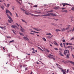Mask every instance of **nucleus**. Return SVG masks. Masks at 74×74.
<instances>
[{
	"mask_svg": "<svg viewBox=\"0 0 74 74\" xmlns=\"http://www.w3.org/2000/svg\"><path fill=\"white\" fill-rule=\"evenodd\" d=\"M21 10L23 11H25V10H24V9H23L22 8H21Z\"/></svg>",
	"mask_w": 74,
	"mask_h": 74,
	"instance_id": "52",
	"label": "nucleus"
},
{
	"mask_svg": "<svg viewBox=\"0 0 74 74\" xmlns=\"http://www.w3.org/2000/svg\"><path fill=\"white\" fill-rule=\"evenodd\" d=\"M62 60V62H63V63H65V61H64V60Z\"/></svg>",
	"mask_w": 74,
	"mask_h": 74,
	"instance_id": "42",
	"label": "nucleus"
},
{
	"mask_svg": "<svg viewBox=\"0 0 74 74\" xmlns=\"http://www.w3.org/2000/svg\"><path fill=\"white\" fill-rule=\"evenodd\" d=\"M16 25H17L18 26V27H19V25H18V23H16Z\"/></svg>",
	"mask_w": 74,
	"mask_h": 74,
	"instance_id": "58",
	"label": "nucleus"
},
{
	"mask_svg": "<svg viewBox=\"0 0 74 74\" xmlns=\"http://www.w3.org/2000/svg\"><path fill=\"white\" fill-rule=\"evenodd\" d=\"M21 30H25V29L22 27H21Z\"/></svg>",
	"mask_w": 74,
	"mask_h": 74,
	"instance_id": "56",
	"label": "nucleus"
},
{
	"mask_svg": "<svg viewBox=\"0 0 74 74\" xmlns=\"http://www.w3.org/2000/svg\"><path fill=\"white\" fill-rule=\"evenodd\" d=\"M56 66H60V65H59V64H58V63L56 64Z\"/></svg>",
	"mask_w": 74,
	"mask_h": 74,
	"instance_id": "40",
	"label": "nucleus"
},
{
	"mask_svg": "<svg viewBox=\"0 0 74 74\" xmlns=\"http://www.w3.org/2000/svg\"><path fill=\"white\" fill-rule=\"evenodd\" d=\"M49 58H53V55L51 54H49V56H48Z\"/></svg>",
	"mask_w": 74,
	"mask_h": 74,
	"instance_id": "9",
	"label": "nucleus"
},
{
	"mask_svg": "<svg viewBox=\"0 0 74 74\" xmlns=\"http://www.w3.org/2000/svg\"><path fill=\"white\" fill-rule=\"evenodd\" d=\"M62 41H63V42H65V40L63 39V40H62Z\"/></svg>",
	"mask_w": 74,
	"mask_h": 74,
	"instance_id": "61",
	"label": "nucleus"
},
{
	"mask_svg": "<svg viewBox=\"0 0 74 74\" xmlns=\"http://www.w3.org/2000/svg\"><path fill=\"white\" fill-rule=\"evenodd\" d=\"M56 32H59V31H60V30H59V29H57L56 30Z\"/></svg>",
	"mask_w": 74,
	"mask_h": 74,
	"instance_id": "28",
	"label": "nucleus"
},
{
	"mask_svg": "<svg viewBox=\"0 0 74 74\" xmlns=\"http://www.w3.org/2000/svg\"><path fill=\"white\" fill-rule=\"evenodd\" d=\"M17 2L19 4H20V5H21V3H20V2H19V1H17Z\"/></svg>",
	"mask_w": 74,
	"mask_h": 74,
	"instance_id": "41",
	"label": "nucleus"
},
{
	"mask_svg": "<svg viewBox=\"0 0 74 74\" xmlns=\"http://www.w3.org/2000/svg\"><path fill=\"white\" fill-rule=\"evenodd\" d=\"M71 10H72V11H74V6L72 7Z\"/></svg>",
	"mask_w": 74,
	"mask_h": 74,
	"instance_id": "35",
	"label": "nucleus"
},
{
	"mask_svg": "<svg viewBox=\"0 0 74 74\" xmlns=\"http://www.w3.org/2000/svg\"><path fill=\"white\" fill-rule=\"evenodd\" d=\"M25 70L26 71L27 70H28V68H26L25 69Z\"/></svg>",
	"mask_w": 74,
	"mask_h": 74,
	"instance_id": "54",
	"label": "nucleus"
},
{
	"mask_svg": "<svg viewBox=\"0 0 74 74\" xmlns=\"http://www.w3.org/2000/svg\"><path fill=\"white\" fill-rule=\"evenodd\" d=\"M53 12V10H52L48 11V12Z\"/></svg>",
	"mask_w": 74,
	"mask_h": 74,
	"instance_id": "26",
	"label": "nucleus"
},
{
	"mask_svg": "<svg viewBox=\"0 0 74 74\" xmlns=\"http://www.w3.org/2000/svg\"><path fill=\"white\" fill-rule=\"evenodd\" d=\"M66 52V53H69V50H65Z\"/></svg>",
	"mask_w": 74,
	"mask_h": 74,
	"instance_id": "24",
	"label": "nucleus"
},
{
	"mask_svg": "<svg viewBox=\"0 0 74 74\" xmlns=\"http://www.w3.org/2000/svg\"><path fill=\"white\" fill-rule=\"evenodd\" d=\"M62 45H63V44L62 43H61L60 44V45L61 46V47H63V46H62Z\"/></svg>",
	"mask_w": 74,
	"mask_h": 74,
	"instance_id": "43",
	"label": "nucleus"
},
{
	"mask_svg": "<svg viewBox=\"0 0 74 74\" xmlns=\"http://www.w3.org/2000/svg\"><path fill=\"white\" fill-rule=\"evenodd\" d=\"M54 49H55V50H56V51H58V48H54Z\"/></svg>",
	"mask_w": 74,
	"mask_h": 74,
	"instance_id": "37",
	"label": "nucleus"
},
{
	"mask_svg": "<svg viewBox=\"0 0 74 74\" xmlns=\"http://www.w3.org/2000/svg\"><path fill=\"white\" fill-rule=\"evenodd\" d=\"M58 69H60V70H63V69L60 67L58 66Z\"/></svg>",
	"mask_w": 74,
	"mask_h": 74,
	"instance_id": "27",
	"label": "nucleus"
},
{
	"mask_svg": "<svg viewBox=\"0 0 74 74\" xmlns=\"http://www.w3.org/2000/svg\"><path fill=\"white\" fill-rule=\"evenodd\" d=\"M38 49H39L41 50V51H43V50H42V49H41V48H40V47H38Z\"/></svg>",
	"mask_w": 74,
	"mask_h": 74,
	"instance_id": "38",
	"label": "nucleus"
},
{
	"mask_svg": "<svg viewBox=\"0 0 74 74\" xmlns=\"http://www.w3.org/2000/svg\"><path fill=\"white\" fill-rule=\"evenodd\" d=\"M14 8H15V7H14V6H12V9L13 10H14Z\"/></svg>",
	"mask_w": 74,
	"mask_h": 74,
	"instance_id": "47",
	"label": "nucleus"
},
{
	"mask_svg": "<svg viewBox=\"0 0 74 74\" xmlns=\"http://www.w3.org/2000/svg\"><path fill=\"white\" fill-rule=\"evenodd\" d=\"M54 44H55V45H57V46H58V44H57V43H56V42L55 41H54Z\"/></svg>",
	"mask_w": 74,
	"mask_h": 74,
	"instance_id": "19",
	"label": "nucleus"
},
{
	"mask_svg": "<svg viewBox=\"0 0 74 74\" xmlns=\"http://www.w3.org/2000/svg\"><path fill=\"white\" fill-rule=\"evenodd\" d=\"M70 54H67V56H66V59H68V58H69V56H70Z\"/></svg>",
	"mask_w": 74,
	"mask_h": 74,
	"instance_id": "14",
	"label": "nucleus"
},
{
	"mask_svg": "<svg viewBox=\"0 0 74 74\" xmlns=\"http://www.w3.org/2000/svg\"><path fill=\"white\" fill-rule=\"evenodd\" d=\"M64 54L65 55H66V51H64Z\"/></svg>",
	"mask_w": 74,
	"mask_h": 74,
	"instance_id": "34",
	"label": "nucleus"
},
{
	"mask_svg": "<svg viewBox=\"0 0 74 74\" xmlns=\"http://www.w3.org/2000/svg\"><path fill=\"white\" fill-rule=\"evenodd\" d=\"M16 27L17 29H19V28H18V27H17L16 26Z\"/></svg>",
	"mask_w": 74,
	"mask_h": 74,
	"instance_id": "57",
	"label": "nucleus"
},
{
	"mask_svg": "<svg viewBox=\"0 0 74 74\" xmlns=\"http://www.w3.org/2000/svg\"><path fill=\"white\" fill-rule=\"evenodd\" d=\"M63 44L64 45V46L65 45V44H66V43H63Z\"/></svg>",
	"mask_w": 74,
	"mask_h": 74,
	"instance_id": "62",
	"label": "nucleus"
},
{
	"mask_svg": "<svg viewBox=\"0 0 74 74\" xmlns=\"http://www.w3.org/2000/svg\"><path fill=\"white\" fill-rule=\"evenodd\" d=\"M67 26L68 27L66 28L65 29L64 28H63L62 29V32H64V31H65V30H70V27H71V25H67Z\"/></svg>",
	"mask_w": 74,
	"mask_h": 74,
	"instance_id": "1",
	"label": "nucleus"
},
{
	"mask_svg": "<svg viewBox=\"0 0 74 74\" xmlns=\"http://www.w3.org/2000/svg\"><path fill=\"white\" fill-rule=\"evenodd\" d=\"M29 14H30L31 15H32V16H40L39 15H34V14H31V13H29Z\"/></svg>",
	"mask_w": 74,
	"mask_h": 74,
	"instance_id": "6",
	"label": "nucleus"
},
{
	"mask_svg": "<svg viewBox=\"0 0 74 74\" xmlns=\"http://www.w3.org/2000/svg\"><path fill=\"white\" fill-rule=\"evenodd\" d=\"M37 7V5H35L34 6V7Z\"/></svg>",
	"mask_w": 74,
	"mask_h": 74,
	"instance_id": "49",
	"label": "nucleus"
},
{
	"mask_svg": "<svg viewBox=\"0 0 74 74\" xmlns=\"http://www.w3.org/2000/svg\"><path fill=\"white\" fill-rule=\"evenodd\" d=\"M46 15H47V16H50L49 15H51L52 16H56V14L52 13H48L46 14Z\"/></svg>",
	"mask_w": 74,
	"mask_h": 74,
	"instance_id": "3",
	"label": "nucleus"
},
{
	"mask_svg": "<svg viewBox=\"0 0 74 74\" xmlns=\"http://www.w3.org/2000/svg\"><path fill=\"white\" fill-rule=\"evenodd\" d=\"M72 56H73V58H74V55L73 54H72Z\"/></svg>",
	"mask_w": 74,
	"mask_h": 74,
	"instance_id": "64",
	"label": "nucleus"
},
{
	"mask_svg": "<svg viewBox=\"0 0 74 74\" xmlns=\"http://www.w3.org/2000/svg\"><path fill=\"white\" fill-rule=\"evenodd\" d=\"M61 71H62V72H66V70L65 69L63 70L62 69V70H61Z\"/></svg>",
	"mask_w": 74,
	"mask_h": 74,
	"instance_id": "21",
	"label": "nucleus"
},
{
	"mask_svg": "<svg viewBox=\"0 0 74 74\" xmlns=\"http://www.w3.org/2000/svg\"><path fill=\"white\" fill-rule=\"evenodd\" d=\"M41 29H37V31H38V32H40V31H41Z\"/></svg>",
	"mask_w": 74,
	"mask_h": 74,
	"instance_id": "53",
	"label": "nucleus"
},
{
	"mask_svg": "<svg viewBox=\"0 0 74 74\" xmlns=\"http://www.w3.org/2000/svg\"><path fill=\"white\" fill-rule=\"evenodd\" d=\"M19 34L20 35H23V34L22 33H20Z\"/></svg>",
	"mask_w": 74,
	"mask_h": 74,
	"instance_id": "60",
	"label": "nucleus"
},
{
	"mask_svg": "<svg viewBox=\"0 0 74 74\" xmlns=\"http://www.w3.org/2000/svg\"><path fill=\"white\" fill-rule=\"evenodd\" d=\"M71 48V46H68V48Z\"/></svg>",
	"mask_w": 74,
	"mask_h": 74,
	"instance_id": "50",
	"label": "nucleus"
},
{
	"mask_svg": "<svg viewBox=\"0 0 74 74\" xmlns=\"http://www.w3.org/2000/svg\"><path fill=\"white\" fill-rule=\"evenodd\" d=\"M6 13H9L10 14V15H12V13L10 11L6 9Z\"/></svg>",
	"mask_w": 74,
	"mask_h": 74,
	"instance_id": "5",
	"label": "nucleus"
},
{
	"mask_svg": "<svg viewBox=\"0 0 74 74\" xmlns=\"http://www.w3.org/2000/svg\"><path fill=\"white\" fill-rule=\"evenodd\" d=\"M14 40H12L10 41V42H14Z\"/></svg>",
	"mask_w": 74,
	"mask_h": 74,
	"instance_id": "32",
	"label": "nucleus"
},
{
	"mask_svg": "<svg viewBox=\"0 0 74 74\" xmlns=\"http://www.w3.org/2000/svg\"><path fill=\"white\" fill-rule=\"evenodd\" d=\"M15 14L16 15V16H17V17H18V14H17L16 13H15Z\"/></svg>",
	"mask_w": 74,
	"mask_h": 74,
	"instance_id": "48",
	"label": "nucleus"
},
{
	"mask_svg": "<svg viewBox=\"0 0 74 74\" xmlns=\"http://www.w3.org/2000/svg\"><path fill=\"white\" fill-rule=\"evenodd\" d=\"M66 72H63V74H66Z\"/></svg>",
	"mask_w": 74,
	"mask_h": 74,
	"instance_id": "59",
	"label": "nucleus"
},
{
	"mask_svg": "<svg viewBox=\"0 0 74 74\" xmlns=\"http://www.w3.org/2000/svg\"><path fill=\"white\" fill-rule=\"evenodd\" d=\"M20 30L22 32H24V31H25V30H23L21 29H20Z\"/></svg>",
	"mask_w": 74,
	"mask_h": 74,
	"instance_id": "36",
	"label": "nucleus"
},
{
	"mask_svg": "<svg viewBox=\"0 0 74 74\" xmlns=\"http://www.w3.org/2000/svg\"><path fill=\"white\" fill-rule=\"evenodd\" d=\"M6 15H7L8 18L10 19V20H8V22H9L10 23H11L13 22V20H12V18L11 17H10V16H9L8 15V14H6Z\"/></svg>",
	"mask_w": 74,
	"mask_h": 74,
	"instance_id": "2",
	"label": "nucleus"
},
{
	"mask_svg": "<svg viewBox=\"0 0 74 74\" xmlns=\"http://www.w3.org/2000/svg\"><path fill=\"white\" fill-rule=\"evenodd\" d=\"M62 12L66 13V12H67V10H62Z\"/></svg>",
	"mask_w": 74,
	"mask_h": 74,
	"instance_id": "15",
	"label": "nucleus"
},
{
	"mask_svg": "<svg viewBox=\"0 0 74 74\" xmlns=\"http://www.w3.org/2000/svg\"><path fill=\"white\" fill-rule=\"evenodd\" d=\"M30 34H33V35H34V34H35L34 33H30Z\"/></svg>",
	"mask_w": 74,
	"mask_h": 74,
	"instance_id": "46",
	"label": "nucleus"
},
{
	"mask_svg": "<svg viewBox=\"0 0 74 74\" xmlns=\"http://www.w3.org/2000/svg\"><path fill=\"white\" fill-rule=\"evenodd\" d=\"M10 5L9 3L7 4V6L8 7H10Z\"/></svg>",
	"mask_w": 74,
	"mask_h": 74,
	"instance_id": "31",
	"label": "nucleus"
},
{
	"mask_svg": "<svg viewBox=\"0 0 74 74\" xmlns=\"http://www.w3.org/2000/svg\"><path fill=\"white\" fill-rule=\"evenodd\" d=\"M62 5H63V6H65L66 5H69V4L67 3H62Z\"/></svg>",
	"mask_w": 74,
	"mask_h": 74,
	"instance_id": "16",
	"label": "nucleus"
},
{
	"mask_svg": "<svg viewBox=\"0 0 74 74\" xmlns=\"http://www.w3.org/2000/svg\"><path fill=\"white\" fill-rule=\"evenodd\" d=\"M21 20L22 21V22H25V23H27V22L25 21V20L23 19H22Z\"/></svg>",
	"mask_w": 74,
	"mask_h": 74,
	"instance_id": "20",
	"label": "nucleus"
},
{
	"mask_svg": "<svg viewBox=\"0 0 74 74\" xmlns=\"http://www.w3.org/2000/svg\"><path fill=\"white\" fill-rule=\"evenodd\" d=\"M23 38L25 40H27V41H28L29 40V39L26 37H24Z\"/></svg>",
	"mask_w": 74,
	"mask_h": 74,
	"instance_id": "7",
	"label": "nucleus"
},
{
	"mask_svg": "<svg viewBox=\"0 0 74 74\" xmlns=\"http://www.w3.org/2000/svg\"><path fill=\"white\" fill-rule=\"evenodd\" d=\"M46 35H47L48 36H51L52 34L51 33H47L46 34Z\"/></svg>",
	"mask_w": 74,
	"mask_h": 74,
	"instance_id": "22",
	"label": "nucleus"
},
{
	"mask_svg": "<svg viewBox=\"0 0 74 74\" xmlns=\"http://www.w3.org/2000/svg\"><path fill=\"white\" fill-rule=\"evenodd\" d=\"M42 38L44 40V41H46V39H45V38Z\"/></svg>",
	"mask_w": 74,
	"mask_h": 74,
	"instance_id": "25",
	"label": "nucleus"
},
{
	"mask_svg": "<svg viewBox=\"0 0 74 74\" xmlns=\"http://www.w3.org/2000/svg\"><path fill=\"white\" fill-rule=\"evenodd\" d=\"M51 25H55V23H51Z\"/></svg>",
	"mask_w": 74,
	"mask_h": 74,
	"instance_id": "63",
	"label": "nucleus"
},
{
	"mask_svg": "<svg viewBox=\"0 0 74 74\" xmlns=\"http://www.w3.org/2000/svg\"><path fill=\"white\" fill-rule=\"evenodd\" d=\"M69 62L71 63V64H73V65H74V62L71 60H67L66 61V63H69Z\"/></svg>",
	"mask_w": 74,
	"mask_h": 74,
	"instance_id": "4",
	"label": "nucleus"
},
{
	"mask_svg": "<svg viewBox=\"0 0 74 74\" xmlns=\"http://www.w3.org/2000/svg\"><path fill=\"white\" fill-rule=\"evenodd\" d=\"M25 14L26 15H30V14L29 13H28L26 12H25Z\"/></svg>",
	"mask_w": 74,
	"mask_h": 74,
	"instance_id": "29",
	"label": "nucleus"
},
{
	"mask_svg": "<svg viewBox=\"0 0 74 74\" xmlns=\"http://www.w3.org/2000/svg\"><path fill=\"white\" fill-rule=\"evenodd\" d=\"M35 12V14H38V13H41V12H38V11H36Z\"/></svg>",
	"mask_w": 74,
	"mask_h": 74,
	"instance_id": "13",
	"label": "nucleus"
},
{
	"mask_svg": "<svg viewBox=\"0 0 74 74\" xmlns=\"http://www.w3.org/2000/svg\"><path fill=\"white\" fill-rule=\"evenodd\" d=\"M47 38H51V36H47Z\"/></svg>",
	"mask_w": 74,
	"mask_h": 74,
	"instance_id": "39",
	"label": "nucleus"
},
{
	"mask_svg": "<svg viewBox=\"0 0 74 74\" xmlns=\"http://www.w3.org/2000/svg\"><path fill=\"white\" fill-rule=\"evenodd\" d=\"M12 31L13 32V33L14 34H16V33H15V31L14 30H12Z\"/></svg>",
	"mask_w": 74,
	"mask_h": 74,
	"instance_id": "18",
	"label": "nucleus"
},
{
	"mask_svg": "<svg viewBox=\"0 0 74 74\" xmlns=\"http://www.w3.org/2000/svg\"><path fill=\"white\" fill-rule=\"evenodd\" d=\"M46 52H49V50H47V49H46Z\"/></svg>",
	"mask_w": 74,
	"mask_h": 74,
	"instance_id": "55",
	"label": "nucleus"
},
{
	"mask_svg": "<svg viewBox=\"0 0 74 74\" xmlns=\"http://www.w3.org/2000/svg\"><path fill=\"white\" fill-rule=\"evenodd\" d=\"M54 26H57V27H58L57 26H58V25H57L56 24H54Z\"/></svg>",
	"mask_w": 74,
	"mask_h": 74,
	"instance_id": "51",
	"label": "nucleus"
},
{
	"mask_svg": "<svg viewBox=\"0 0 74 74\" xmlns=\"http://www.w3.org/2000/svg\"><path fill=\"white\" fill-rule=\"evenodd\" d=\"M59 54L60 55V56H64V55H63L62 54V53H61V51H59Z\"/></svg>",
	"mask_w": 74,
	"mask_h": 74,
	"instance_id": "11",
	"label": "nucleus"
},
{
	"mask_svg": "<svg viewBox=\"0 0 74 74\" xmlns=\"http://www.w3.org/2000/svg\"><path fill=\"white\" fill-rule=\"evenodd\" d=\"M27 65H23V67H26V66H27Z\"/></svg>",
	"mask_w": 74,
	"mask_h": 74,
	"instance_id": "30",
	"label": "nucleus"
},
{
	"mask_svg": "<svg viewBox=\"0 0 74 74\" xmlns=\"http://www.w3.org/2000/svg\"><path fill=\"white\" fill-rule=\"evenodd\" d=\"M33 28L34 29V30H36V31H37V30L38 29V28H36V27H34Z\"/></svg>",
	"mask_w": 74,
	"mask_h": 74,
	"instance_id": "17",
	"label": "nucleus"
},
{
	"mask_svg": "<svg viewBox=\"0 0 74 74\" xmlns=\"http://www.w3.org/2000/svg\"><path fill=\"white\" fill-rule=\"evenodd\" d=\"M54 9L55 10H58V9H60V7H55L54 8Z\"/></svg>",
	"mask_w": 74,
	"mask_h": 74,
	"instance_id": "8",
	"label": "nucleus"
},
{
	"mask_svg": "<svg viewBox=\"0 0 74 74\" xmlns=\"http://www.w3.org/2000/svg\"><path fill=\"white\" fill-rule=\"evenodd\" d=\"M69 45H74V44H72L71 43H68Z\"/></svg>",
	"mask_w": 74,
	"mask_h": 74,
	"instance_id": "33",
	"label": "nucleus"
},
{
	"mask_svg": "<svg viewBox=\"0 0 74 74\" xmlns=\"http://www.w3.org/2000/svg\"><path fill=\"white\" fill-rule=\"evenodd\" d=\"M7 38H11V37L10 36H7Z\"/></svg>",
	"mask_w": 74,
	"mask_h": 74,
	"instance_id": "45",
	"label": "nucleus"
},
{
	"mask_svg": "<svg viewBox=\"0 0 74 74\" xmlns=\"http://www.w3.org/2000/svg\"><path fill=\"white\" fill-rule=\"evenodd\" d=\"M12 27V28H14V29H15V27H16V26L15 25H12L11 26Z\"/></svg>",
	"mask_w": 74,
	"mask_h": 74,
	"instance_id": "12",
	"label": "nucleus"
},
{
	"mask_svg": "<svg viewBox=\"0 0 74 74\" xmlns=\"http://www.w3.org/2000/svg\"><path fill=\"white\" fill-rule=\"evenodd\" d=\"M61 9L62 10H65V9H66V8H61Z\"/></svg>",
	"mask_w": 74,
	"mask_h": 74,
	"instance_id": "44",
	"label": "nucleus"
},
{
	"mask_svg": "<svg viewBox=\"0 0 74 74\" xmlns=\"http://www.w3.org/2000/svg\"><path fill=\"white\" fill-rule=\"evenodd\" d=\"M31 32H33V33H39V32L34 31H31Z\"/></svg>",
	"mask_w": 74,
	"mask_h": 74,
	"instance_id": "23",
	"label": "nucleus"
},
{
	"mask_svg": "<svg viewBox=\"0 0 74 74\" xmlns=\"http://www.w3.org/2000/svg\"><path fill=\"white\" fill-rule=\"evenodd\" d=\"M0 28H1L3 30H5V28L4 27H0Z\"/></svg>",
	"mask_w": 74,
	"mask_h": 74,
	"instance_id": "10",
	"label": "nucleus"
}]
</instances>
